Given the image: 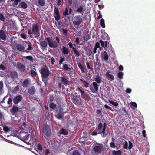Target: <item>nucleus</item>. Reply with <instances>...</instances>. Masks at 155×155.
<instances>
[{
	"instance_id": "1a4fd4ad",
	"label": "nucleus",
	"mask_w": 155,
	"mask_h": 155,
	"mask_svg": "<svg viewBox=\"0 0 155 155\" xmlns=\"http://www.w3.org/2000/svg\"><path fill=\"white\" fill-rule=\"evenodd\" d=\"M101 58L102 60L107 62L108 59V56L105 51H102L101 53Z\"/></svg>"
},
{
	"instance_id": "8fccbe9b",
	"label": "nucleus",
	"mask_w": 155,
	"mask_h": 155,
	"mask_svg": "<svg viewBox=\"0 0 155 155\" xmlns=\"http://www.w3.org/2000/svg\"><path fill=\"white\" fill-rule=\"evenodd\" d=\"M29 138V136L28 134H26V135L24 136V138L25 140H27Z\"/></svg>"
},
{
	"instance_id": "a19ab883",
	"label": "nucleus",
	"mask_w": 155,
	"mask_h": 155,
	"mask_svg": "<svg viewBox=\"0 0 155 155\" xmlns=\"http://www.w3.org/2000/svg\"><path fill=\"white\" fill-rule=\"evenodd\" d=\"M73 155H80L79 153L77 151H75L74 152Z\"/></svg>"
},
{
	"instance_id": "603ef678",
	"label": "nucleus",
	"mask_w": 155,
	"mask_h": 155,
	"mask_svg": "<svg viewBox=\"0 0 155 155\" xmlns=\"http://www.w3.org/2000/svg\"><path fill=\"white\" fill-rule=\"evenodd\" d=\"M131 89L129 88H128L126 90V92L127 93H130L131 92Z\"/></svg>"
},
{
	"instance_id": "423d86ee",
	"label": "nucleus",
	"mask_w": 155,
	"mask_h": 155,
	"mask_svg": "<svg viewBox=\"0 0 155 155\" xmlns=\"http://www.w3.org/2000/svg\"><path fill=\"white\" fill-rule=\"evenodd\" d=\"M77 18V20L74 21L73 22L74 27L76 28H77L82 21V19L81 17L78 16Z\"/></svg>"
},
{
	"instance_id": "dca6fc26",
	"label": "nucleus",
	"mask_w": 155,
	"mask_h": 155,
	"mask_svg": "<svg viewBox=\"0 0 155 155\" xmlns=\"http://www.w3.org/2000/svg\"><path fill=\"white\" fill-rule=\"evenodd\" d=\"M17 67L21 71H23L25 69V66L20 63H18Z\"/></svg>"
},
{
	"instance_id": "aec40b11",
	"label": "nucleus",
	"mask_w": 155,
	"mask_h": 155,
	"mask_svg": "<svg viewBox=\"0 0 155 155\" xmlns=\"http://www.w3.org/2000/svg\"><path fill=\"white\" fill-rule=\"evenodd\" d=\"M130 106L133 109H135L137 107V104L135 102H131L130 103Z\"/></svg>"
},
{
	"instance_id": "c03bdc74",
	"label": "nucleus",
	"mask_w": 155,
	"mask_h": 155,
	"mask_svg": "<svg viewBox=\"0 0 155 155\" xmlns=\"http://www.w3.org/2000/svg\"><path fill=\"white\" fill-rule=\"evenodd\" d=\"M63 68L66 70H68L69 69L67 64H64L63 65Z\"/></svg>"
},
{
	"instance_id": "a878e982",
	"label": "nucleus",
	"mask_w": 155,
	"mask_h": 155,
	"mask_svg": "<svg viewBox=\"0 0 155 155\" xmlns=\"http://www.w3.org/2000/svg\"><path fill=\"white\" fill-rule=\"evenodd\" d=\"M100 24L101 26L103 28H105V24L104 23V20L102 18H101L100 21Z\"/></svg>"
},
{
	"instance_id": "49530a36",
	"label": "nucleus",
	"mask_w": 155,
	"mask_h": 155,
	"mask_svg": "<svg viewBox=\"0 0 155 155\" xmlns=\"http://www.w3.org/2000/svg\"><path fill=\"white\" fill-rule=\"evenodd\" d=\"M31 74L33 75H36L37 74L36 73L34 70H32L31 71Z\"/></svg>"
},
{
	"instance_id": "c85d7f7f",
	"label": "nucleus",
	"mask_w": 155,
	"mask_h": 155,
	"mask_svg": "<svg viewBox=\"0 0 155 155\" xmlns=\"http://www.w3.org/2000/svg\"><path fill=\"white\" fill-rule=\"evenodd\" d=\"M109 102L110 103L115 106H117L118 105V104L117 103L111 101L109 100Z\"/></svg>"
},
{
	"instance_id": "72a5a7b5",
	"label": "nucleus",
	"mask_w": 155,
	"mask_h": 155,
	"mask_svg": "<svg viewBox=\"0 0 155 155\" xmlns=\"http://www.w3.org/2000/svg\"><path fill=\"white\" fill-rule=\"evenodd\" d=\"M73 50L74 51L75 53V54L77 55V56H79L80 55V54L79 52L76 50L75 48H73Z\"/></svg>"
},
{
	"instance_id": "0e129e2a",
	"label": "nucleus",
	"mask_w": 155,
	"mask_h": 155,
	"mask_svg": "<svg viewBox=\"0 0 155 155\" xmlns=\"http://www.w3.org/2000/svg\"><path fill=\"white\" fill-rule=\"evenodd\" d=\"M104 107H105L106 108L110 109V108L109 107L108 105H105L104 106Z\"/></svg>"
},
{
	"instance_id": "13d9d810",
	"label": "nucleus",
	"mask_w": 155,
	"mask_h": 155,
	"mask_svg": "<svg viewBox=\"0 0 155 155\" xmlns=\"http://www.w3.org/2000/svg\"><path fill=\"white\" fill-rule=\"evenodd\" d=\"M145 133H146V131L144 130H143L142 132V133L144 137H145L146 136Z\"/></svg>"
},
{
	"instance_id": "338daca9",
	"label": "nucleus",
	"mask_w": 155,
	"mask_h": 155,
	"mask_svg": "<svg viewBox=\"0 0 155 155\" xmlns=\"http://www.w3.org/2000/svg\"><path fill=\"white\" fill-rule=\"evenodd\" d=\"M56 39L57 41V43L58 44L59 43V39L57 37H56Z\"/></svg>"
},
{
	"instance_id": "2f4dec72",
	"label": "nucleus",
	"mask_w": 155,
	"mask_h": 155,
	"mask_svg": "<svg viewBox=\"0 0 155 155\" xmlns=\"http://www.w3.org/2000/svg\"><path fill=\"white\" fill-rule=\"evenodd\" d=\"M123 75V73L122 72H120L118 74V76L119 78H122Z\"/></svg>"
},
{
	"instance_id": "bb28decb",
	"label": "nucleus",
	"mask_w": 155,
	"mask_h": 155,
	"mask_svg": "<svg viewBox=\"0 0 155 155\" xmlns=\"http://www.w3.org/2000/svg\"><path fill=\"white\" fill-rule=\"evenodd\" d=\"M21 6L24 8H26L27 6V4L24 2H21Z\"/></svg>"
},
{
	"instance_id": "f03ea898",
	"label": "nucleus",
	"mask_w": 155,
	"mask_h": 155,
	"mask_svg": "<svg viewBox=\"0 0 155 155\" xmlns=\"http://www.w3.org/2000/svg\"><path fill=\"white\" fill-rule=\"evenodd\" d=\"M41 72L42 75L43 81L44 82L45 85L47 84V78L49 74V71L48 68L45 66H43L41 69Z\"/></svg>"
},
{
	"instance_id": "20e7f679",
	"label": "nucleus",
	"mask_w": 155,
	"mask_h": 155,
	"mask_svg": "<svg viewBox=\"0 0 155 155\" xmlns=\"http://www.w3.org/2000/svg\"><path fill=\"white\" fill-rule=\"evenodd\" d=\"M32 27L33 28L31 31V29L28 30V33L29 34H34L36 36L39 35V29L38 26L37 25H34Z\"/></svg>"
},
{
	"instance_id": "ddd939ff",
	"label": "nucleus",
	"mask_w": 155,
	"mask_h": 155,
	"mask_svg": "<svg viewBox=\"0 0 155 155\" xmlns=\"http://www.w3.org/2000/svg\"><path fill=\"white\" fill-rule=\"evenodd\" d=\"M92 84L94 87V89H92V91L94 93L95 92L98 90V86L95 82H93Z\"/></svg>"
},
{
	"instance_id": "473e14b6",
	"label": "nucleus",
	"mask_w": 155,
	"mask_h": 155,
	"mask_svg": "<svg viewBox=\"0 0 155 155\" xmlns=\"http://www.w3.org/2000/svg\"><path fill=\"white\" fill-rule=\"evenodd\" d=\"M95 81L98 83H101V80L98 76H97L95 78Z\"/></svg>"
},
{
	"instance_id": "e2e57ef3",
	"label": "nucleus",
	"mask_w": 155,
	"mask_h": 155,
	"mask_svg": "<svg viewBox=\"0 0 155 155\" xmlns=\"http://www.w3.org/2000/svg\"><path fill=\"white\" fill-rule=\"evenodd\" d=\"M25 126H26V124L25 123H24L23 125V127L22 128L24 129V130H25Z\"/></svg>"
},
{
	"instance_id": "6e6552de",
	"label": "nucleus",
	"mask_w": 155,
	"mask_h": 155,
	"mask_svg": "<svg viewBox=\"0 0 155 155\" xmlns=\"http://www.w3.org/2000/svg\"><path fill=\"white\" fill-rule=\"evenodd\" d=\"M43 133L47 137H49L50 136V130L48 126H46L44 128Z\"/></svg>"
},
{
	"instance_id": "de8ad7c7",
	"label": "nucleus",
	"mask_w": 155,
	"mask_h": 155,
	"mask_svg": "<svg viewBox=\"0 0 155 155\" xmlns=\"http://www.w3.org/2000/svg\"><path fill=\"white\" fill-rule=\"evenodd\" d=\"M0 20L3 21L4 20V19L3 18V15L1 14H0Z\"/></svg>"
},
{
	"instance_id": "5fc2aeb1",
	"label": "nucleus",
	"mask_w": 155,
	"mask_h": 155,
	"mask_svg": "<svg viewBox=\"0 0 155 155\" xmlns=\"http://www.w3.org/2000/svg\"><path fill=\"white\" fill-rule=\"evenodd\" d=\"M38 147L39 150H41L42 149L41 146L40 144L38 145Z\"/></svg>"
},
{
	"instance_id": "ea45409f",
	"label": "nucleus",
	"mask_w": 155,
	"mask_h": 155,
	"mask_svg": "<svg viewBox=\"0 0 155 155\" xmlns=\"http://www.w3.org/2000/svg\"><path fill=\"white\" fill-rule=\"evenodd\" d=\"M3 130L6 132H8L9 131V129L7 127H3Z\"/></svg>"
},
{
	"instance_id": "f704fd0d",
	"label": "nucleus",
	"mask_w": 155,
	"mask_h": 155,
	"mask_svg": "<svg viewBox=\"0 0 155 155\" xmlns=\"http://www.w3.org/2000/svg\"><path fill=\"white\" fill-rule=\"evenodd\" d=\"M110 147L112 148H114L116 147L115 143L113 142H111L110 143Z\"/></svg>"
},
{
	"instance_id": "052dcab7",
	"label": "nucleus",
	"mask_w": 155,
	"mask_h": 155,
	"mask_svg": "<svg viewBox=\"0 0 155 155\" xmlns=\"http://www.w3.org/2000/svg\"><path fill=\"white\" fill-rule=\"evenodd\" d=\"M56 117L58 119H60L62 117V116L61 115H59L58 114L56 115Z\"/></svg>"
},
{
	"instance_id": "5701e85b",
	"label": "nucleus",
	"mask_w": 155,
	"mask_h": 155,
	"mask_svg": "<svg viewBox=\"0 0 155 155\" xmlns=\"http://www.w3.org/2000/svg\"><path fill=\"white\" fill-rule=\"evenodd\" d=\"M35 91V88L33 87H31L28 90V92L30 94H33Z\"/></svg>"
},
{
	"instance_id": "cd10ccee",
	"label": "nucleus",
	"mask_w": 155,
	"mask_h": 155,
	"mask_svg": "<svg viewBox=\"0 0 155 155\" xmlns=\"http://www.w3.org/2000/svg\"><path fill=\"white\" fill-rule=\"evenodd\" d=\"M38 3L41 6H43L45 4L44 0H38Z\"/></svg>"
},
{
	"instance_id": "4468645a",
	"label": "nucleus",
	"mask_w": 155,
	"mask_h": 155,
	"mask_svg": "<svg viewBox=\"0 0 155 155\" xmlns=\"http://www.w3.org/2000/svg\"><path fill=\"white\" fill-rule=\"evenodd\" d=\"M106 78L109 80L110 81L113 80L114 79V77L113 75L109 74L108 72H107L106 74Z\"/></svg>"
},
{
	"instance_id": "f257e3e1",
	"label": "nucleus",
	"mask_w": 155,
	"mask_h": 155,
	"mask_svg": "<svg viewBox=\"0 0 155 155\" xmlns=\"http://www.w3.org/2000/svg\"><path fill=\"white\" fill-rule=\"evenodd\" d=\"M100 134L103 137H105L108 133V130L105 123L103 124L100 123L96 130L91 133L93 136L96 135L97 134Z\"/></svg>"
},
{
	"instance_id": "774afa93",
	"label": "nucleus",
	"mask_w": 155,
	"mask_h": 155,
	"mask_svg": "<svg viewBox=\"0 0 155 155\" xmlns=\"http://www.w3.org/2000/svg\"><path fill=\"white\" fill-rule=\"evenodd\" d=\"M72 12V9L71 8H69V11L68 12L69 14H71Z\"/></svg>"
},
{
	"instance_id": "bf43d9fd",
	"label": "nucleus",
	"mask_w": 155,
	"mask_h": 155,
	"mask_svg": "<svg viewBox=\"0 0 155 155\" xmlns=\"http://www.w3.org/2000/svg\"><path fill=\"white\" fill-rule=\"evenodd\" d=\"M119 69L120 70H123V67L122 66L120 65L119 67Z\"/></svg>"
},
{
	"instance_id": "58836bf2",
	"label": "nucleus",
	"mask_w": 155,
	"mask_h": 155,
	"mask_svg": "<svg viewBox=\"0 0 155 155\" xmlns=\"http://www.w3.org/2000/svg\"><path fill=\"white\" fill-rule=\"evenodd\" d=\"M55 19L56 20H59L60 17L58 14H57L55 15Z\"/></svg>"
},
{
	"instance_id": "09e8293b",
	"label": "nucleus",
	"mask_w": 155,
	"mask_h": 155,
	"mask_svg": "<svg viewBox=\"0 0 155 155\" xmlns=\"http://www.w3.org/2000/svg\"><path fill=\"white\" fill-rule=\"evenodd\" d=\"M25 58L27 59L31 60L32 59V57L31 56H27L25 57Z\"/></svg>"
},
{
	"instance_id": "393cba45",
	"label": "nucleus",
	"mask_w": 155,
	"mask_h": 155,
	"mask_svg": "<svg viewBox=\"0 0 155 155\" xmlns=\"http://www.w3.org/2000/svg\"><path fill=\"white\" fill-rule=\"evenodd\" d=\"M62 51L63 53L64 54H67L68 53V49L64 47H63Z\"/></svg>"
},
{
	"instance_id": "e433bc0d",
	"label": "nucleus",
	"mask_w": 155,
	"mask_h": 155,
	"mask_svg": "<svg viewBox=\"0 0 155 155\" xmlns=\"http://www.w3.org/2000/svg\"><path fill=\"white\" fill-rule=\"evenodd\" d=\"M83 84L84 86L86 88L88 87L89 84L86 81H84Z\"/></svg>"
},
{
	"instance_id": "4d7b16f0",
	"label": "nucleus",
	"mask_w": 155,
	"mask_h": 155,
	"mask_svg": "<svg viewBox=\"0 0 155 155\" xmlns=\"http://www.w3.org/2000/svg\"><path fill=\"white\" fill-rule=\"evenodd\" d=\"M0 68L2 70H4L5 69V67L2 65H0Z\"/></svg>"
},
{
	"instance_id": "b1692460",
	"label": "nucleus",
	"mask_w": 155,
	"mask_h": 155,
	"mask_svg": "<svg viewBox=\"0 0 155 155\" xmlns=\"http://www.w3.org/2000/svg\"><path fill=\"white\" fill-rule=\"evenodd\" d=\"M40 44L41 45L44 47H45L47 46V43L46 42L44 41H40Z\"/></svg>"
},
{
	"instance_id": "37998d69",
	"label": "nucleus",
	"mask_w": 155,
	"mask_h": 155,
	"mask_svg": "<svg viewBox=\"0 0 155 155\" xmlns=\"http://www.w3.org/2000/svg\"><path fill=\"white\" fill-rule=\"evenodd\" d=\"M20 1V0H15L14 2V5H18Z\"/></svg>"
},
{
	"instance_id": "9b49d317",
	"label": "nucleus",
	"mask_w": 155,
	"mask_h": 155,
	"mask_svg": "<svg viewBox=\"0 0 155 155\" xmlns=\"http://www.w3.org/2000/svg\"><path fill=\"white\" fill-rule=\"evenodd\" d=\"M99 48L100 51L101 50L103 49L102 48H101L100 46V43L99 42H97L95 43L94 47V48L93 53L94 54L96 53L97 52V49Z\"/></svg>"
},
{
	"instance_id": "79ce46f5",
	"label": "nucleus",
	"mask_w": 155,
	"mask_h": 155,
	"mask_svg": "<svg viewBox=\"0 0 155 155\" xmlns=\"http://www.w3.org/2000/svg\"><path fill=\"white\" fill-rule=\"evenodd\" d=\"M64 14L65 16H66L67 15H69L68 13V10L67 8H66L65 11L64 13Z\"/></svg>"
},
{
	"instance_id": "9d476101",
	"label": "nucleus",
	"mask_w": 155,
	"mask_h": 155,
	"mask_svg": "<svg viewBox=\"0 0 155 155\" xmlns=\"http://www.w3.org/2000/svg\"><path fill=\"white\" fill-rule=\"evenodd\" d=\"M128 143L129 144H128L127 141L125 142L124 147V149H127L128 148L129 149H130L132 148L133 146L132 143L130 141H129Z\"/></svg>"
},
{
	"instance_id": "412c9836",
	"label": "nucleus",
	"mask_w": 155,
	"mask_h": 155,
	"mask_svg": "<svg viewBox=\"0 0 155 155\" xmlns=\"http://www.w3.org/2000/svg\"><path fill=\"white\" fill-rule=\"evenodd\" d=\"M121 152L120 150L118 151L114 150L112 152L113 155H121Z\"/></svg>"
},
{
	"instance_id": "4c0bfd02",
	"label": "nucleus",
	"mask_w": 155,
	"mask_h": 155,
	"mask_svg": "<svg viewBox=\"0 0 155 155\" xmlns=\"http://www.w3.org/2000/svg\"><path fill=\"white\" fill-rule=\"evenodd\" d=\"M50 107L52 109H54L56 107V105L54 103H51L50 104Z\"/></svg>"
},
{
	"instance_id": "7c9ffc66",
	"label": "nucleus",
	"mask_w": 155,
	"mask_h": 155,
	"mask_svg": "<svg viewBox=\"0 0 155 155\" xmlns=\"http://www.w3.org/2000/svg\"><path fill=\"white\" fill-rule=\"evenodd\" d=\"M49 61L51 63L52 65H53L54 64L55 61L53 57H52L51 58H49Z\"/></svg>"
},
{
	"instance_id": "f3484780",
	"label": "nucleus",
	"mask_w": 155,
	"mask_h": 155,
	"mask_svg": "<svg viewBox=\"0 0 155 155\" xmlns=\"http://www.w3.org/2000/svg\"><path fill=\"white\" fill-rule=\"evenodd\" d=\"M99 42L101 43L102 47L104 48H106L107 46V44L108 43L107 41H106L104 42L101 40L99 41Z\"/></svg>"
},
{
	"instance_id": "c9c22d12",
	"label": "nucleus",
	"mask_w": 155,
	"mask_h": 155,
	"mask_svg": "<svg viewBox=\"0 0 155 155\" xmlns=\"http://www.w3.org/2000/svg\"><path fill=\"white\" fill-rule=\"evenodd\" d=\"M61 81L62 82H63L65 84H66L68 81L67 79L63 77L62 78Z\"/></svg>"
},
{
	"instance_id": "c756f323",
	"label": "nucleus",
	"mask_w": 155,
	"mask_h": 155,
	"mask_svg": "<svg viewBox=\"0 0 155 155\" xmlns=\"http://www.w3.org/2000/svg\"><path fill=\"white\" fill-rule=\"evenodd\" d=\"M83 10V7L81 6H80L77 9V11L78 12L81 13Z\"/></svg>"
},
{
	"instance_id": "3c124183",
	"label": "nucleus",
	"mask_w": 155,
	"mask_h": 155,
	"mask_svg": "<svg viewBox=\"0 0 155 155\" xmlns=\"http://www.w3.org/2000/svg\"><path fill=\"white\" fill-rule=\"evenodd\" d=\"M64 60V58H61L59 62V64H61L62 63V62H63Z\"/></svg>"
},
{
	"instance_id": "69168bd1",
	"label": "nucleus",
	"mask_w": 155,
	"mask_h": 155,
	"mask_svg": "<svg viewBox=\"0 0 155 155\" xmlns=\"http://www.w3.org/2000/svg\"><path fill=\"white\" fill-rule=\"evenodd\" d=\"M13 110L14 111L16 112V111H17L18 110V109L17 107H14L13 109Z\"/></svg>"
},
{
	"instance_id": "6e6d98bb",
	"label": "nucleus",
	"mask_w": 155,
	"mask_h": 155,
	"mask_svg": "<svg viewBox=\"0 0 155 155\" xmlns=\"http://www.w3.org/2000/svg\"><path fill=\"white\" fill-rule=\"evenodd\" d=\"M12 102V101L10 98H9L8 100V103L10 104Z\"/></svg>"
},
{
	"instance_id": "0eeeda50",
	"label": "nucleus",
	"mask_w": 155,
	"mask_h": 155,
	"mask_svg": "<svg viewBox=\"0 0 155 155\" xmlns=\"http://www.w3.org/2000/svg\"><path fill=\"white\" fill-rule=\"evenodd\" d=\"M103 146L102 144H98L94 147V150L96 152L100 153L103 150Z\"/></svg>"
},
{
	"instance_id": "f8f14e48",
	"label": "nucleus",
	"mask_w": 155,
	"mask_h": 155,
	"mask_svg": "<svg viewBox=\"0 0 155 155\" xmlns=\"http://www.w3.org/2000/svg\"><path fill=\"white\" fill-rule=\"evenodd\" d=\"M21 99L22 97L20 95L17 96L14 98V102L15 104H17L21 101Z\"/></svg>"
},
{
	"instance_id": "a211bd4d",
	"label": "nucleus",
	"mask_w": 155,
	"mask_h": 155,
	"mask_svg": "<svg viewBox=\"0 0 155 155\" xmlns=\"http://www.w3.org/2000/svg\"><path fill=\"white\" fill-rule=\"evenodd\" d=\"M0 38L4 40L6 38V36L3 31H0Z\"/></svg>"
},
{
	"instance_id": "a18cd8bd",
	"label": "nucleus",
	"mask_w": 155,
	"mask_h": 155,
	"mask_svg": "<svg viewBox=\"0 0 155 155\" xmlns=\"http://www.w3.org/2000/svg\"><path fill=\"white\" fill-rule=\"evenodd\" d=\"M3 87V84L2 82H0V90L2 91V88Z\"/></svg>"
},
{
	"instance_id": "680f3d73",
	"label": "nucleus",
	"mask_w": 155,
	"mask_h": 155,
	"mask_svg": "<svg viewBox=\"0 0 155 155\" xmlns=\"http://www.w3.org/2000/svg\"><path fill=\"white\" fill-rule=\"evenodd\" d=\"M86 64H87V67L88 69H92L90 68V66L89 63H87Z\"/></svg>"
},
{
	"instance_id": "864d4df0",
	"label": "nucleus",
	"mask_w": 155,
	"mask_h": 155,
	"mask_svg": "<svg viewBox=\"0 0 155 155\" xmlns=\"http://www.w3.org/2000/svg\"><path fill=\"white\" fill-rule=\"evenodd\" d=\"M21 37L24 39H25L26 38V35L23 34H21Z\"/></svg>"
},
{
	"instance_id": "2eb2a0df",
	"label": "nucleus",
	"mask_w": 155,
	"mask_h": 155,
	"mask_svg": "<svg viewBox=\"0 0 155 155\" xmlns=\"http://www.w3.org/2000/svg\"><path fill=\"white\" fill-rule=\"evenodd\" d=\"M29 79H27L25 80L23 82L22 85L24 87H26L28 85L30 82Z\"/></svg>"
},
{
	"instance_id": "6ab92c4d",
	"label": "nucleus",
	"mask_w": 155,
	"mask_h": 155,
	"mask_svg": "<svg viewBox=\"0 0 155 155\" xmlns=\"http://www.w3.org/2000/svg\"><path fill=\"white\" fill-rule=\"evenodd\" d=\"M11 77L14 78H16L18 77V74L15 71H12L11 73Z\"/></svg>"
},
{
	"instance_id": "4be33fe9",
	"label": "nucleus",
	"mask_w": 155,
	"mask_h": 155,
	"mask_svg": "<svg viewBox=\"0 0 155 155\" xmlns=\"http://www.w3.org/2000/svg\"><path fill=\"white\" fill-rule=\"evenodd\" d=\"M60 134H62L64 135H67L68 134V131L65 130L64 129H61L60 132Z\"/></svg>"
},
{
	"instance_id": "39448f33",
	"label": "nucleus",
	"mask_w": 155,
	"mask_h": 155,
	"mask_svg": "<svg viewBox=\"0 0 155 155\" xmlns=\"http://www.w3.org/2000/svg\"><path fill=\"white\" fill-rule=\"evenodd\" d=\"M47 41L49 46L51 47L55 48L57 47L58 45L57 42L53 41L49 37L47 38Z\"/></svg>"
},
{
	"instance_id": "7ed1b4c3",
	"label": "nucleus",
	"mask_w": 155,
	"mask_h": 155,
	"mask_svg": "<svg viewBox=\"0 0 155 155\" xmlns=\"http://www.w3.org/2000/svg\"><path fill=\"white\" fill-rule=\"evenodd\" d=\"M17 49L20 51L24 52L27 50H30L31 49L32 47L31 44H18L17 45Z\"/></svg>"
}]
</instances>
